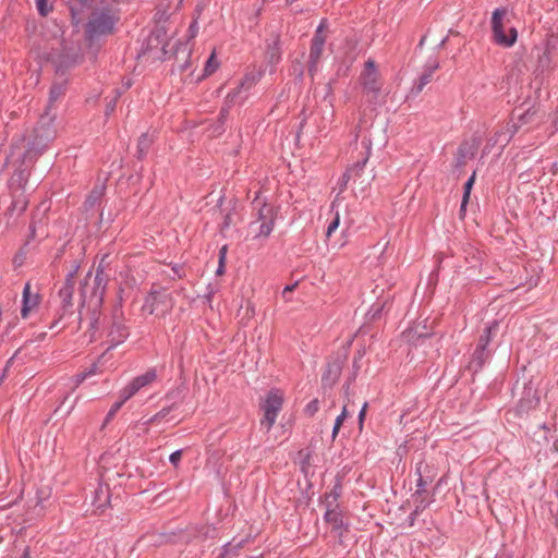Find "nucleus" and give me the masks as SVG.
Instances as JSON below:
<instances>
[{"mask_svg":"<svg viewBox=\"0 0 558 558\" xmlns=\"http://www.w3.org/2000/svg\"><path fill=\"white\" fill-rule=\"evenodd\" d=\"M284 395L279 389H271L260 400V411L263 416L260 418V426L269 432L277 421V417L282 409Z\"/></svg>","mask_w":558,"mask_h":558,"instance_id":"nucleus-1","label":"nucleus"},{"mask_svg":"<svg viewBox=\"0 0 558 558\" xmlns=\"http://www.w3.org/2000/svg\"><path fill=\"white\" fill-rule=\"evenodd\" d=\"M173 307L171 293L165 288H154L146 298L144 310L149 314L163 317Z\"/></svg>","mask_w":558,"mask_h":558,"instance_id":"nucleus-2","label":"nucleus"},{"mask_svg":"<svg viewBox=\"0 0 558 558\" xmlns=\"http://www.w3.org/2000/svg\"><path fill=\"white\" fill-rule=\"evenodd\" d=\"M507 11L505 9H496L492 16V29L493 37L496 44L504 47H512L518 38V32L514 27L508 29V34L505 32V17Z\"/></svg>","mask_w":558,"mask_h":558,"instance_id":"nucleus-3","label":"nucleus"},{"mask_svg":"<svg viewBox=\"0 0 558 558\" xmlns=\"http://www.w3.org/2000/svg\"><path fill=\"white\" fill-rule=\"evenodd\" d=\"M361 81L363 85V92L371 97L376 99L381 89L380 74L375 65L374 60L368 59L365 62L364 70L361 74Z\"/></svg>","mask_w":558,"mask_h":558,"instance_id":"nucleus-4","label":"nucleus"},{"mask_svg":"<svg viewBox=\"0 0 558 558\" xmlns=\"http://www.w3.org/2000/svg\"><path fill=\"white\" fill-rule=\"evenodd\" d=\"M117 20L118 17L112 11H96L88 22V32L97 35L110 33Z\"/></svg>","mask_w":558,"mask_h":558,"instance_id":"nucleus-5","label":"nucleus"},{"mask_svg":"<svg viewBox=\"0 0 558 558\" xmlns=\"http://www.w3.org/2000/svg\"><path fill=\"white\" fill-rule=\"evenodd\" d=\"M252 226H257L256 236L267 238L274 229V208L268 204H263L258 210V220Z\"/></svg>","mask_w":558,"mask_h":558,"instance_id":"nucleus-6","label":"nucleus"},{"mask_svg":"<svg viewBox=\"0 0 558 558\" xmlns=\"http://www.w3.org/2000/svg\"><path fill=\"white\" fill-rule=\"evenodd\" d=\"M327 27L326 21H322L319 26L316 29V33L312 39V46L310 50V63H311V71L312 69L318 63L322 54L323 49L325 45L326 37L324 36L323 32Z\"/></svg>","mask_w":558,"mask_h":558,"instance_id":"nucleus-7","label":"nucleus"},{"mask_svg":"<svg viewBox=\"0 0 558 558\" xmlns=\"http://www.w3.org/2000/svg\"><path fill=\"white\" fill-rule=\"evenodd\" d=\"M155 369H149L145 374L135 377L125 388H123L124 400L132 398L140 389L150 385L156 380Z\"/></svg>","mask_w":558,"mask_h":558,"instance_id":"nucleus-8","label":"nucleus"},{"mask_svg":"<svg viewBox=\"0 0 558 558\" xmlns=\"http://www.w3.org/2000/svg\"><path fill=\"white\" fill-rule=\"evenodd\" d=\"M39 304V296L37 293L31 291V284L26 283L23 290V306L21 315L23 318H27L29 313L35 310Z\"/></svg>","mask_w":558,"mask_h":558,"instance_id":"nucleus-9","label":"nucleus"},{"mask_svg":"<svg viewBox=\"0 0 558 558\" xmlns=\"http://www.w3.org/2000/svg\"><path fill=\"white\" fill-rule=\"evenodd\" d=\"M256 84L255 75H246L240 83V86L235 88L233 92L229 93L227 96V104H233L236 101L238 96L240 95L242 89L248 90Z\"/></svg>","mask_w":558,"mask_h":558,"instance_id":"nucleus-10","label":"nucleus"},{"mask_svg":"<svg viewBox=\"0 0 558 558\" xmlns=\"http://www.w3.org/2000/svg\"><path fill=\"white\" fill-rule=\"evenodd\" d=\"M366 163V160H364L362 163H356L354 167L349 169L340 179V190L343 191L347 187L348 182L352 177H360L363 172L364 166Z\"/></svg>","mask_w":558,"mask_h":558,"instance_id":"nucleus-11","label":"nucleus"},{"mask_svg":"<svg viewBox=\"0 0 558 558\" xmlns=\"http://www.w3.org/2000/svg\"><path fill=\"white\" fill-rule=\"evenodd\" d=\"M77 268L69 274L64 287L60 290V295L63 299L64 302L70 303L73 291H74V274L76 272Z\"/></svg>","mask_w":558,"mask_h":558,"instance_id":"nucleus-12","label":"nucleus"},{"mask_svg":"<svg viewBox=\"0 0 558 558\" xmlns=\"http://www.w3.org/2000/svg\"><path fill=\"white\" fill-rule=\"evenodd\" d=\"M325 520L332 525L333 529H340L343 526L342 514L337 509L328 510L325 514Z\"/></svg>","mask_w":558,"mask_h":558,"instance_id":"nucleus-13","label":"nucleus"},{"mask_svg":"<svg viewBox=\"0 0 558 558\" xmlns=\"http://www.w3.org/2000/svg\"><path fill=\"white\" fill-rule=\"evenodd\" d=\"M498 328V324L494 323L492 326L487 327L484 331V335L480 337L478 340V349L483 352L488 345L493 332H495Z\"/></svg>","mask_w":558,"mask_h":558,"instance_id":"nucleus-14","label":"nucleus"},{"mask_svg":"<svg viewBox=\"0 0 558 558\" xmlns=\"http://www.w3.org/2000/svg\"><path fill=\"white\" fill-rule=\"evenodd\" d=\"M65 93V86L63 83H54L49 93V101L54 102Z\"/></svg>","mask_w":558,"mask_h":558,"instance_id":"nucleus-15","label":"nucleus"},{"mask_svg":"<svg viewBox=\"0 0 558 558\" xmlns=\"http://www.w3.org/2000/svg\"><path fill=\"white\" fill-rule=\"evenodd\" d=\"M218 68H219V62L216 59V51L214 50L205 64L204 73H205V75H210V74L215 73Z\"/></svg>","mask_w":558,"mask_h":558,"instance_id":"nucleus-16","label":"nucleus"},{"mask_svg":"<svg viewBox=\"0 0 558 558\" xmlns=\"http://www.w3.org/2000/svg\"><path fill=\"white\" fill-rule=\"evenodd\" d=\"M527 396H532L531 399H529L525 403L524 400L521 401L520 403V410L521 411H529L530 409L532 408H535L537 404H538V398L536 397V393L535 391H532V389H529L527 390Z\"/></svg>","mask_w":558,"mask_h":558,"instance_id":"nucleus-17","label":"nucleus"},{"mask_svg":"<svg viewBox=\"0 0 558 558\" xmlns=\"http://www.w3.org/2000/svg\"><path fill=\"white\" fill-rule=\"evenodd\" d=\"M153 143V137L148 134H142L138 138L137 147L141 155L145 154Z\"/></svg>","mask_w":558,"mask_h":558,"instance_id":"nucleus-18","label":"nucleus"},{"mask_svg":"<svg viewBox=\"0 0 558 558\" xmlns=\"http://www.w3.org/2000/svg\"><path fill=\"white\" fill-rule=\"evenodd\" d=\"M339 226H340V214H339V210H336L333 218L330 221V223L328 225L327 230H326V239L327 240H330L331 235L339 228Z\"/></svg>","mask_w":558,"mask_h":558,"instance_id":"nucleus-19","label":"nucleus"},{"mask_svg":"<svg viewBox=\"0 0 558 558\" xmlns=\"http://www.w3.org/2000/svg\"><path fill=\"white\" fill-rule=\"evenodd\" d=\"M474 180H475V175L473 174L468 181L466 183L464 184V194H463V198H462V203H461V211H464L465 210V206H466V203L469 201V197H470V192H471V189L474 184Z\"/></svg>","mask_w":558,"mask_h":558,"instance_id":"nucleus-20","label":"nucleus"},{"mask_svg":"<svg viewBox=\"0 0 558 558\" xmlns=\"http://www.w3.org/2000/svg\"><path fill=\"white\" fill-rule=\"evenodd\" d=\"M125 401L126 400H124V395H123V390H122L120 393V400L118 402H116L114 404H112V407L110 408V410L107 414V417H106V422H109L116 415V413L121 409V407L124 404Z\"/></svg>","mask_w":558,"mask_h":558,"instance_id":"nucleus-21","label":"nucleus"},{"mask_svg":"<svg viewBox=\"0 0 558 558\" xmlns=\"http://www.w3.org/2000/svg\"><path fill=\"white\" fill-rule=\"evenodd\" d=\"M436 68L437 66H434L433 69H430L428 72L424 73L420 77L418 85H417L418 92H421L423 89V87L430 82L432 75H433L434 71L436 70Z\"/></svg>","mask_w":558,"mask_h":558,"instance_id":"nucleus-22","label":"nucleus"},{"mask_svg":"<svg viewBox=\"0 0 558 558\" xmlns=\"http://www.w3.org/2000/svg\"><path fill=\"white\" fill-rule=\"evenodd\" d=\"M36 5L41 15H47L51 11V7L47 0H36Z\"/></svg>","mask_w":558,"mask_h":558,"instance_id":"nucleus-23","label":"nucleus"},{"mask_svg":"<svg viewBox=\"0 0 558 558\" xmlns=\"http://www.w3.org/2000/svg\"><path fill=\"white\" fill-rule=\"evenodd\" d=\"M278 38L275 39V47L268 50V57L270 62H277L280 59V54L278 51Z\"/></svg>","mask_w":558,"mask_h":558,"instance_id":"nucleus-24","label":"nucleus"},{"mask_svg":"<svg viewBox=\"0 0 558 558\" xmlns=\"http://www.w3.org/2000/svg\"><path fill=\"white\" fill-rule=\"evenodd\" d=\"M319 409L318 400H312L306 407H305V413L310 416H313Z\"/></svg>","mask_w":558,"mask_h":558,"instance_id":"nucleus-25","label":"nucleus"},{"mask_svg":"<svg viewBox=\"0 0 558 558\" xmlns=\"http://www.w3.org/2000/svg\"><path fill=\"white\" fill-rule=\"evenodd\" d=\"M182 458V450H177L170 454V462L177 468L180 463V460Z\"/></svg>","mask_w":558,"mask_h":558,"instance_id":"nucleus-26","label":"nucleus"},{"mask_svg":"<svg viewBox=\"0 0 558 558\" xmlns=\"http://www.w3.org/2000/svg\"><path fill=\"white\" fill-rule=\"evenodd\" d=\"M96 373L95 367H93L88 373H82L77 375V381L82 383L87 376L94 375Z\"/></svg>","mask_w":558,"mask_h":558,"instance_id":"nucleus-27","label":"nucleus"},{"mask_svg":"<svg viewBox=\"0 0 558 558\" xmlns=\"http://www.w3.org/2000/svg\"><path fill=\"white\" fill-rule=\"evenodd\" d=\"M234 548H235V546H233L232 544H228V545L225 547V551H223V554H222V558H227V557H229V556L232 554V551H233V549H234Z\"/></svg>","mask_w":558,"mask_h":558,"instance_id":"nucleus-28","label":"nucleus"},{"mask_svg":"<svg viewBox=\"0 0 558 558\" xmlns=\"http://www.w3.org/2000/svg\"><path fill=\"white\" fill-rule=\"evenodd\" d=\"M227 246H222L219 252V264L222 265L226 260Z\"/></svg>","mask_w":558,"mask_h":558,"instance_id":"nucleus-29","label":"nucleus"},{"mask_svg":"<svg viewBox=\"0 0 558 558\" xmlns=\"http://www.w3.org/2000/svg\"><path fill=\"white\" fill-rule=\"evenodd\" d=\"M348 416V411H347V408L343 407L342 409V412L341 414L336 418V422H339L340 421V424L342 425L343 421L345 420V417Z\"/></svg>","mask_w":558,"mask_h":558,"instance_id":"nucleus-30","label":"nucleus"},{"mask_svg":"<svg viewBox=\"0 0 558 558\" xmlns=\"http://www.w3.org/2000/svg\"><path fill=\"white\" fill-rule=\"evenodd\" d=\"M366 408H367V403H365L359 414V421H360V426H362L363 424V421H364V417H365V414H366Z\"/></svg>","mask_w":558,"mask_h":558,"instance_id":"nucleus-31","label":"nucleus"},{"mask_svg":"<svg viewBox=\"0 0 558 558\" xmlns=\"http://www.w3.org/2000/svg\"><path fill=\"white\" fill-rule=\"evenodd\" d=\"M340 427H341V424H340V421L339 422H335V426H333V429H332V439H335L340 430Z\"/></svg>","mask_w":558,"mask_h":558,"instance_id":"nucleus-32","label":"nucleus"},{"mask_svg":"<svg viewBox=\"0 0 558 558\" xmlns=\"http://www.w3.org/2000/svg\"><path fill=\"white\" fill-rule=\"evenodd\" d=\"M101 274H102V270L100 268L97 269V274H96V277H95V281L100 284L101 281H102V278H101Z\"/></svg>","mask_w":558,"mask_h":558,"instance_id":"nucleus-33","label":"nucleus"},{"mask_svg":"<svg viewBox=\"0 0 558 558\" xmlns=\"http://www.w3.org/2000/svg\"><path fill=\"white\" fill-rule=\"evenodd\" d=\"M294 288H295V284H293V286H287V287L283 289V292H282L283 296H284L287 293L292 292V291L294 290Z\"/></svg>","mask_w":558,"mask_h":558,"instance_id":"nucleus-34","label":"nucleus"},{"mask_svg":"<svg viewBox=\"0 0 558 558\" xmlns=\"http://www.w3.org/2000/svg\"><path fill=\"white\" fill-rule=\"evenodd\" d=\"M351 225H352V220L345 222V228H344V230H342V235H344V236L347 235V232L350 229Z\"/></svg>","mask_w":558,"mask_h":558,"instance_id":"nucleus-35","label":"nucleus"},{"mask_svg":"<svg viewBox=\"0 0 558 558\" xmlns=\"http://www.w3.org/2000/svg\"><path fill=\"white\" fill-rule=\"evenodd\" d=\"M223 271H225V263H222V266H221V264H219V267L217 269V274L221 275V274H223Z\"/></svg>","mask_w":558,"mask_h":558,"instance_id":"nucleus-36","label":"nucleus"},{"mask_svg":"<svg viewBox=\"0 0 558 558\" xmlns=\"http://www.w3.org/2000/svg\"><path fill=\"white\" fill-rule=\"evenodd\" d=\"M345 243H347V241L344 240V241H343V242H341L337 247H338V248H341V247H343V246L345 245Z\"/></svg>","mask_w":558,"mask_h":558,"instance_id":"nucleus-37","label":"nucleus"},{"mask_svg":"<svg viewBox=\"0 0 558 558\" xmlns=\"http://www.w3.org/2000/svg\"><path fill=\"white\" fill-rule=\"evenodd\" d=\"M121 337H122V338H126V333L120 335V336H119V339L117 340V342H121Z\"/></svg>","mask_w":558,"mask_h":558,"instance_id":"nucleus-38","label":"nucleus"},{"mask_svg":"<svg viewBox=\"0 0 558 558\" xmlns=\"http://www.w3.org/2000/svg\"><path fill=\"white\" fill-rule=\"evenodd\" d=\"M225 225H226V227H228L230 225V218L229 217H227Z\"/></svg>","mask_w":558,"mask_h":558,"instance_id":"nucleus-39","label":"nucleus"},{"mask_svg":"<svg viewBox=\"0 0 558 558\" xmlns=\"http://www.w3.org/2000/svg\"><path fill=\"white\" fill-rule=\"evenodd\" d=\"M51 137H52V134H51V133H48V134L45 136V138H46V140H50Z\"/></svg>","mask_w":558,"mask_h":558,"instance_id":"nucleus-40","label":"nucleus"},{"mask_svg":"<svg viewBox=\"0 0 558 558\" xmlns=\"http://www.w3.org/2000/svg\"><path fill=\"white\" fill-rule=\"evenodd\" d=\"M337 205V199L332 203L331 208L333 209Z\"/></svg>","mask_w":558,"mask_h":558,"instance_id":"nucleus-41","label":"nucleus"},{"mask_svg":"<svg viewBox=\"0 0 558 558\" xmlns=\"http://www.w3.org/2000/svg\"><path fill=\"white\" fill-rule=\"evenodd\" d=\"M160 415H161V412H160V413H158V414H155L154 420H156V418H157L158 416H160Z\"/></svg>","mask_w":558,"mask_h":558,"instance_id":"nucleus-42","label":"nucleus"}]
</instances>
